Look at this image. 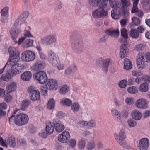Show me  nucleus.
I'll return each mask as SVG.
<instances>
[{"label": "nucleus", "instance_id": "55", "mask_svg": "<svg viewBox=\"0 0 150 150\" xmlns=\"http://www.w3.org/2000/svg\"><path fill=\"white\" fill-rule=\"evenodd\" d=\"M29 14V13L28 12H24L21 14L19 17H20V18H21V19L25 21L26 19L28 16Z\"/></svg>", "mask_w": 150, "mask_h": 150}, {"label": "nucleus", "instance_id": "44", "mask_svg": "<svg viewBox=\"0 0 150 150\" xmlns=\"http://www.w3.org/2000/svg\"><path fill=\"white\" fill-rule=\"evenodd\" d=\"M24 21L20 17H18L14 23V27L16 28L19 25H21Z\"/></svg>", "mask_w": 150, "mask_h": 150}, {"label": "nucleus", "instance_id": "26", "mask_svg": "<svg viewBox=\"0 0 150 150\" xmlns=\"http://www.w3.org/2000/svg\"><path fill=\"white\" fill-rule=\"evenodd\" d=\"M89 4L93 7L98 6L105 2L103 0H88Z\"/></svg>", "mask_w": 150, "mask_h": 150}, {"label": "nucleus", "instance_id": "6", "mask_svg": "<svg viewBox=\"0 0 150 150\" xmlns=\"http://www.w3.org/2000/svg\"><path fill=\"white\" fill-rule=\"evenodd\" d=\"M13 120L16 125L22 126L28 123L29 118L26 114L21 113L18 114Z\"/></svg>", "mask_w": 150, "mask_h": 150}, {"label": "nucleus", "instance_id": "11", "mask_svg": "<svg viewBox=\"0 0 150 150\" xmlns=\"http://www.w3.org/2000/svg\"><path fill=\"white\" fill-rule=\"evenodd\" d=\"M149 143L148 139L146 138L141 139L137 145L139 150H147L148 148Z\"/></svg>", "mask_w": 150, "mask_h": 150}, {"label": "nucleus", "instance_id": "33", "mask_svg": "<svg viewBox=\"0 0 150 150\" xmlns=\"http://www.w3.org/2000/svg\"><path fill=\"white\" fill-rule=\"evenodd\" d=\"M148 89V85L146 82L143 83L140 86L139 90L142 92H146Z\"/></svg>", "mask_w": 150, "mask_h": 150}, {"label": "nucleus", "instance_id": "37", "mask_svg": "<svg viewBox=\"0 0 150 150\" xmlns=\"http://www.w3.org/2000/svg\"><path fill=\"white\" fill-rule=\"evenodd\" d=\"M14 76V75L12 74L9 72H7L5 76L2 75L0 78L1 80L8 81L11 79L12 77Z\"/></svg>", "mask_w": 150, "mask_h": 150}, {"label": "nucleus", "instance_id": "8", "mask_svg": "<svg viewBox=\"0 0 150 150\" xmlns=\"http://www.w3.org/2000/svg\"><path fill=\"white\" fill-rule=\"evenodd\" d=\"M8 52L10 55V61L17 62L20 59L19 53L15 48L10 47L9 48Z\"/></svg>", "mask_w": 150, "mask_h": 150}, {"label": "nucleus", "instance_id": "31", "mask_svg": "<svg viewBox=\"0 0 150 150\" xmlns=\"http://www.w3.org/2000/svg\"><path fill=\"white\" fill-rule=\"evenodd\" d=\"M132 67L131 61L129 59L126 58L124 62V67L126 70H130Z\"/></svg>", "mask_w": 150, "mask_h": 150}, {"label": "nucleus", "instance_id": "62", "mask_svg": "<svg viewBox=\"0 0 150 150\" xmlns=\"http://www.w3.org/2000/svg\"><path fill=\"white\" fill-rule=\"evenodd\" d=\"M108 37L107 35H105L99 39V42L101 43L105 42H106Z\"/></svg>", "mask_w": 150, "mask_h": 150}, {"label": "nucleus", "instance_id": "20", "mask_svg": "<svg viewBox=\"0 0 150 150\" xmlns=\"http://www.w3.org/2000/svg\"><path fill=\"white\" fill-rule=\"evenodd\" d=\"M20 31L19 29H16V28H13L12 30H11L10 34L11 38L16 43L17 42L16 39L17 38L18 35Z\"/></svg>", "mask_w": 150, "mask_h": 150}, {"label": "nucleus", "instance_id": "57", "mask_svg": "<svg viewBox=\"0 0 150 150\" xmlns=\"http://www.w3.org/2000/svg\"><path fill=\"white\" fill-rule=\"evenodd\" d=\"M87 121H79L78 122V124L80 127H86L87 128Z\"/></svg>", "mask_w": 150, "mask_h": 150}, {"label": "nucleus", "instance_id": "39", "mask_svg": "<svg viewBox=\"0 0 150 150\" xmlns=\"http://www.w3.org/2000/svg\"><path fill=\"white\" fill-rule=\"evenodd\" d=\"M71 109L73 112L78 111L80 108V106L78 103L74 102L71 105Z\"/></svg>", "mask_w": 150, "mask_h": 150}, {"label": "nucleus", "instance_id": "50", "mask_svg": "<svg viewBox=\"0 0 150 150\" xmlns=\"http://www.w3.org/2000/svg\"><path fill=\"white\" fill-rule=\"evenodd\" d=\"M13 64L16 66V68L17 69V71H18L19 74L20 73H21L23 69H24L23 66V65L21 64H18V65H17V63L15 64V63H13Z\"/></svg>", "mask_w": 150, "mask_h": 150}, {"label": "nucleus", "instance_id": "51", "mask_svg": "<svg viewBox=\"0 0 150 150\" xmlns=\"http://www.w3.org/2000/svg\"><path fill=\"white\" fill-rule=\"evenodd\" d=\"M142 72L139 70H134L132 72V75L136 77L142 76Z\"/></svg>", "mask_w": 150, "mask_h": 150}, {"label": "nucleus", "instance_id": "58", "mask_svg": "<svg viewBox=\"0 0 150 150\" xmlns=\"http://www.w3.org/2000/svg\"><path fill=\"white\" fill-rule=\"evenodd\" d=\"M133 99L131 97H127L125 99V102L128 105H131L133 103Z\"/></svg>", "mask_w": 150, "mask_h": 150}, {"label": "nucleus", "instance_id": "4", "mask_svg": "<svg viewBox=\"0 0 150 150\" xmlns=\"http://www.w3.org/2000/svg\"><path fill=\"white\" fill-rule=\"evenodd\" d=\"M57 40V36L55 34H50L44 36L41 39L42 43L46 46H50L55 43Z\"/></svg>", "mask_w": 150, "mask_h": 150}, {"label": "nucleus", "instance_id": "36", "mask_svg": "<svg viewBox=\"0 0 150 150\" xmlns=\"http://www.w3.org/2000/svg\"><path fill=\"white\" fill-rule=\"evenodd\" d=\"M69 90V88L68 86L63 85L61 87L59 92L61 94L64 95L68 92Z\"/></svg>", "mask_w": 150, "mask_h": 150}, {"label": "nucleus", "instance_id": "35", "mask_svg": "<svg viewBox=\"0 0 150 150\" xmlns=\"http://www.w3.org/2000/svg\"><path fill=\"white\" fill-rule=\"evenodd\" d=\"M129 35L133 38L137 39L139 36V33L136 29H132L129 31Z\"/></svg>", "mask_w": 150, "mask_h": 150}, {"label": "nucleus", "instance_id": "53", "mask_svg": "<svg viewBox=\"0 0 150 150\" xmlns=\"http://www.w3.org/2000/svg\"><path fill=\"white\" fill-rule=\"evenodd\" d=\"M56 57V54L52 50H50L48 52V60L50 59Z\"/></svg>", "mask_w": 150, "mask_h": 150}, {"label": "nucleus", "instance_id": "43", "mask_svg": "<svg viewBox=\"0 0 150 150\" xmlns=\"http://www.w3.org/2000/svg\"><path fill=\"white\" fill-rule=\"evenodd\" d=\"M128 92L132 94H135L138 92V91L135 86L129 87L127 89Z\"/></svg>", "mask_w": 150, "mask_h": 150}, {"label": "nucleus", "instance_id": "7", "mask_svg": "<svg viewBox=\"0 0 150 150\" xmlns=\"http://www.w3.org/2000/svg\"><path fill=\"white\" fill-rule=\"evenodd\" d=\"M28 91L29 93L30 99L34 101L38 100L40 98V94L39 91L37 90L34 86H29Z\"/></svg>", "mask_w": 150, "mask_h": 150}, {"label": "nucleus", "instance_id": "25", "mask_svg": "<svg viewBox=\"0 0 150 150\" xmlns=\"http://www.w3.org/2000/svg\"><path fill=\"white\" fill-rule=\"evenodd\" d=\"M111 112L117 121L121 123L122 122L121 117L118 111L115 109H112L111 110Z\"/></svg>", "mask_w": 150, "mask_h": 150}, {"label": "nucleus", "instance_id": "12", "mask_svg": "<svg viewBox=\"0 0 150 150\" xmlns=\"http://www.w3.org/2000/svg\"><path fill=\"white\" fill-rule=\"evenodd\" d=\"M123 10H121L120 8H114L111 11L112 17L114 19H117L119 18L120 17L121 14H125Z\"/></svg>", "mask_w": 150, "mask_h": 150}, {"label": "nucleus", "instance_id": "9", "mask_svg": "<svg viewBox=\"0 0 150 150\" xmlns=\"http://www.w3.org/2000/svg\"><path fill=\"white\" fill-rule=\"evenodd\" d=\"M22 59L25 62L32 61L35 58V53L29 50L25 51L22 53Z\"/></svg>", "mask_w": 150, "mask_h": 150}, {"label": "nucleus", "instance_id": "5", "mask_svg": "<svg viewBox=\"0 0 150 150\" xmlns=\"http://www.w3.org/2000/svg\"><path fill=\"white\" fill-rule=\"evenodd\" d=\"M33 78L35 81L42 84L46 83L48 80L47 74L44 71H42L34 73L33 75Z\"/></svg>", "mask_w": 150, "mask_h": 150}, {"label": "nucleus", "instance_id": "15", "mask_svg": "<svg viewBox=\"0 0 150 150\" xmlns=\"http://www.w3.org/2000/svg\"><path fill=\"white\" fill-rule=\"evenodd\" d=\"M46 84L48 89L49 90H56L57 88V81L54 79H50L47 80Z\"/></svg>", "mask_w": 150, "mask_h": 150}, {"label": "nucleus", "instance_id": "49", "mask_svg": "<svg viewBox=\"0 0 150 150\" xmlns=\"http://www.w3.org/2000/svg\"><path fill=\"white\" fill-rule=\"evenodd\" d=\"M121 35L123 38L125 39H127L128 38V36L127 33V31L125 28H123L121 29Z\"/></svg>", "mask_w": 150, "mask_h": 150}, {"label": "nucleus", "instance_id": "27", "mask_svg": "<svg viewBox=\"0 0 150 150\" xmlns=\"http://www.w3.org/2000/svg\"><path fill=\"white\" fill-rule=\"evenodd\" d=\"M54 124L53 122H51L48 125H47L46 131L48 134H52L54 131Z\"/></svg>", "mask_w": 150, "mask_h": 150}, {"label": "nucleus", "instance_id": "17", "mask_svg": "<svg viewBox=\"0 0 150 150\" xmlns=\"http://www.w3.org/2000/svg\"><path fill=\"white\" fill-rule=\"evenodd\" d=\"M136 105L138 108L142 109H146L148 106L146 100L143 98L138 100L136 101Z\"/></svg>", "mask_w": 150, "mask_h": 150}, {"label": "nucleus", "instance_id": "18", "mask_svg": "<svg viewBox=\"0 0 150 150\" xmlns=\"http://www.w3.org/2000/svg\"><path fill=\"white\" fill-rule=\"evenodd\" d=\"M129 50L126 45L123 44L120 46V56L121 58H124L127 57Z\"/></svg>", "mask_w": 150, "mask_h": 150}, {"label": "nucleus", "instance_id": "24", "mask_svg": "<svg viewBox=\"0 0 150 150\" xmlns=\"http://www.w3.org/2000/svg\"><path fill=\"white\" fill-rule=\"evenodd\" d=\"M131 115L132 118L137 120H140L142 117V114L141 112L139 110H136L132 111Z\"/></svg>", "mask_w": 150, "mask_h": 150}, {"label": "nucleus", "instance_id": "21", "mask_svg": "<svg viewBox=\"0 0 150 150\" xmlns=\"http://www.w3.org/2000/svg\"><path fill=\"white\" fill-rule=\"evenodd\" d=\"M17 84L16 82H12L10 83L8 85L6 90L7 93H9L15 91L16 88Z\"/></svg>", "mask_w": 150, "mask_h": 150}, {"label": "nucleus", "instance_id": "46", "mask_svg": "<svg viewBox=\"0 0 150 150\" xmlns=\"http://www.w3.org/2000/svg\"><path fill=\"white\" fill-rule=\"evenodd\" d=\"M122 6L120 8L121 10H123L124 12L125 13L126 12V11L125 10V8L126 7H127L130 6V3L128 1V0L123 2L122 3Z\"/></svg>", "mask_w": 150, "mask_h": 150}, {"label": "nucleus", "instance_id": "38", "mask_svg": "<svg viewBox=\"0 0 150 150\" xmlns=\"http://www.w3.org/2000/svg\"><path fill=\"white\" fill-rule=\"evenodd\" d=\"M87 128L91 129L92 128H95L96 127V122L95 120H91L88 121H87Z\"/></svg>", "mask_w": 150, "mask_h": 150}, {"label": "nucleus", "instance_id": "28", "mask_svg": "<svg viewBox=\"0 0 150 150\" xmlns=\"http://www.w3.org/2000/svg\"><path fill=\"white\" fill-rule=\"evenodd\" d=\"M33 45V40L30 39H26L23 44V46L25 48L32 47Z\"/></svg>", "mask_w": 150, "mask_h": 150}, {"label": "nucleus", "instance_id": "13", "mask_svg": "<svg viewBox=\"0 0 150 150\" xmlns=\"http://www.w3.org/2000/svg\"><path fill=\"white\" fill-rule=\"evenodd\" d=\"M106 4L105 3H103L102 4L98 6V8L97 9L98 12V14L100 18L104 17L108 15L107 12L105 10Z\"/></svg>", "mask_w": 150, "mask_h": 150}, {"label": "nucleus", "instance_id": "14", "mask_svg": "<svg viewBox=\"0 0 150 150\" xmlns=\"http://www.w3.org/2000/svg\"><path fill=\"white\" fill-rule=\"evenodd\" d=\"M70 134L67 131H64L58 137V140L62 143L67 142L69 140Z\"/></svg>", "mask_w": 150, "mask_h": 150}, {"label": "nucleus", "instance_id": "34", "mask_svg": "<svg viewBox=\"0 0 150 150\" xmlns=\"http://www.w3.org/2000/svg\"><path fill=\"white\" fill-rule=\"evenodd\" d=\"M31 103V101L29 99H27L23 100L21 103V109L24 110Z\"/></svg>", "mask_w": 150, "mask_h": 150}, {"label": "nucleus", "instance_id": "61", "mask_svg": "<svg viewBox=\"0 0 150 150\" xmlns=\"http://www.w3.org/2000/svg\"><path fill=\"white\" fill-rule=\"evenodd\" d=\"M138 4L137 3L135 4H133V6L132 9L131 10V13H135L139 9H138L137 6Z\"/></svg>", "mask_w": 150, "mask_h": 150}, {"label": "nucleus", "instance_id": "16", "mask_svg": "<svg viewBox=\"0 0 150 150\" xmlns=\"http://www.w3.org/2000/svg\"><path fill=\"white\" fill-rule=\"evenodd\" d=\"M53 121L54 124V128L57 132H61L64 129V126L62 124L59 120L54 119Z\"/></svg>", "mask_w": 150, "mask_h": 150}, {"label": "nucleus", "instance_id": "45", "mask_svg": "<svg viewBox=\"0 0 150 150\" xmlns=\"http://www.w3.org/2000/svg\"><path fill=\"white\" fill-rule=\"evenodd\" d=\"M110 4L111 7L114 8H120V4L115 1H110Z\"/></svg>", "mask_w": 150, "mask_h": 150}, {"label": "nucleus", "instance_id": "52", "mask_svg": "<svg viewBox=\"0 0 150 150\" xmlns=\"http://www.w3.org/2000/svg\"><path fill=\"white\" fill-rule=\"evenodd\" d=\"M127 84V81L126 80H122L119 83V86L122 88H125Z\"/></svg>", "mask_w": 150, "mask_h": 150}, {"label": "nucleus", "instance_id": "10", "mask_svg": "<svg viewBox=\"0 0 150 150\" xmlns=\"http://www.w3.org/2000/svg\"><path fill=\"white\" fill-rule=\"evenodd\" d=\"M46 64L45 62L40 59L35 60L33 65L31 67L32 70L36 71L43 69L46 66Z\"/></svg>", "mask_w": 150, "mask_h": 150}, {"label": "nucleus", "instance_id": "19", "mask_svg": "<svg viewBox=\"0 0 150 150\" xmlns=\"http://www.w3.org/2000/svg\"><path fill=\"white\" fill-rule=\"evenodd\" d=\"M32 76V74L30 71H25L21 75V77L22 80L26 81H30Z\"/></svg>", "mask_w": 150, "mask_h": 150}, {"label": "nucleus", "instance_id": "30", "mask_svg": "<svg viewBox=\"0 0 150 150\" xmlns=\"http://www.w3.org/2000/svg\"><path fill=\"white\" fill-rule=\"evenodd\" d=\"M7 143L12 147H14L16 145L15 139L13 136H10L6 139Z\"/></svg>", "mask_w": 150, "mask_h": 150}, {"label": "nucleus", "instance_id": "41", "mask_svg": "<svg viewBox=\"0 0 150 150\" xmlns=\"http://www.w3.org/2000/svg\"><path fill=\"white\" fill-rule=\"evenodd\" d=\"M140 20L137 18L133 17L132 19L131 25L132 26H138L140 24Z\"/></svg>", "mask_w": 150, "mask_h": 150}, {"label": "nucleus", "instance_id": "54", "mask_svg": "<svg viewBox=\"0 0 150 150\" xmlns=\"http://www.w3.org/2000/svg\"><path fill=\"white\" fill-rule=\"evenodd\" d=\"M98 13V11L97 9L92 11V15L93 18L95 19H98L100 18Z\"/></svg>", "mask_w": 150, "mask_h": 150}, {"label": "nucleus", "instance_id": "23", "mask_svg": "<svg viewBox=\"0 0 150 150\" xmlns=\"http://www.w3.org/2000/svg\"><path fill=\"white\" fill-rule=\"evenodd\" d=\"M107 35L115 37H118L119 35L118 30H112L110 29H107L105 31Z\"/></svg>", "mask_w": 150, "mask_h": 150}, {"label": "nucleus", "instance_id": "59", "mask_svg": "<svg viewBox=\"0 0 150 150\" xmlns=\"http://www.w3.org/2000/svg\"><path fill=\"white\" fill-rule=\"evenodd\" d=\"M85 146V143L84 141L81 140L79 143V147L81 149H82Z\"/></svg>", "mask_w": 150, "mask_h": 150}, {"label": "nucleus", "instance_id": "48", "mask_svg": "<svg viewBox=\"0 0 150 150\" xmlns=\"http://www.w3.org/2000/svg\"><path fill=\"white\" fill-rule=\"evenodd\" d=\"M145 47L144 45L143 44H139L136 46L134 50L137 51H139L144 50Z\"/></svg>", "mask_w": 150, "mask_h": 150}, {"label": "nucleus", "instance_id": "63", "mask_svg": "<svg viewBox=\"0 0 150 150\" xmlns=\"http://www.w3.org/2000/svg\"><path fill=\"white\" fill-rule=\"evenodd\" d=\"M95 146V144L93 142H89L87 145V149L88 150H92Z\"/></svg>", "mask_w": 150, "mask_h": 150}, {"label": "nucleus", "instance_id": "3", "mask_svg": "<svg viewBox=\"0 0 150 150\" xmlns=\"http://www.w3.org/2000/svg\"><path fill=\"white\" fill-rule=\"evenodd\" d=\"M148 60L150 62V52L146 54L145 57L141 55L139 56V58L137 59V67L140 69L144 68L147 66Z\"/></svg>", "mask_w": 150, "mask_h": 150}, {"label": "nucleus", "instance_id": "1", "mask_svg": "<svg viewBox=\"0 0 150 150\" xmlns=\"http://www.w3.org/2000/svg\"><path fill=\"white\" fill-rule=\"evenodd\" d=\"M70 40L74 52L79 54L83 52L84 45L83 40L79 34L76 32H72L71 34Z\"/></svg>", "mask_w": 150, "mask_h": 150}, {"label": "nucleus", "instance_id": "56", "mask_svg": "<svg viewBox=\"0 0 150 150\" xmlns=\"http://www.w3.org/2000/svg\"><path fill=\"white\" fill-rule=\"evenodd\" d=\"M57 59V57H56L49 60L53 66H56L58 64V61Z\"/></svg>", "mask_w": 150, "mask_h": 150}, {"label": "nucleus", "instance_id": "42", "mask_svg": "<svg viewBox=\"0 0 150 150\" xmlns=\"http://www.w3.org/2000/svg\"><path fill=\"white\" fill-rule=\"evenodd\" d=\"M75 72L72 67H69L65 69V74L66 76H69L72 74L74 73Z\"/></svg>", "mask_w": 150, "mask_h": 150}, {"label": "nucleus", "instance_id": "2", "mask_svg": "<svg viewBox=\"0 0 150 150\" xmlns=\"http://www.w3.org/2000/svg\"><path fill=\"white\" fill-rule=\"evenodd\" d=\"M114 136L116 141L120 145L124 148L127 149L128 148V145L124 140L126 137L124 129H121L119 134L115 133Z\"/></svg>", "mask_w": 150, "mask_h": 150}, {"label": "nucleus", "instance_id": "64", "mask_svg": "<svg viewBox=\"0 0 150 150\" xmlns=\"http://www.w3.org/2000/svg\"><path fill=\"white\" fill-rule=\"evenodd\" d=\"M4 100L7 102H9L11 101L12 99L11 96L9 94H7L4 96Z\"/></svg>", "mask_w": 150, "mask_h": 150}, {"label": "nucleus", "instance_id": "47", "mask_svg": "<svg viewBox=\"0 0 150 150\" xmlns=\"http://www.w3.org/2000/svg\"><path fill=\"white\" fill-rule=\"evenodd\" d=\"M9 8L8 7H5L1 9L0 13L1 16H6L8 14Z\"/></svg>", "mask_w": 150, "mask_h": 150}, {"label": "nucleus", "instance_id": "60", "mask_svg": "<svg viewBox=\"0 0 150 150\" xmlns=\"http://www.w3.org/2000/svg\"><path fill=\"white\" fill-rule=\"evenodd\" d=\"M48 88L47 86H42L41 88V90L42 94L46 96L47 94Z\"/></svg>", "mask_w": 150, "mask_h": 150}, {"label": "nucleus", "instance_id": "29", "mask_svg": "<svg viewBox=\"0 0 150 150\" xmlns=\"http://www.w3.org/2000/svg\"><path fill=\"white\" fill-rule=\"evenodd\" d=\"M60 103L63 105L69 107L72 105V102L70 99L67 98H63L60 101Z\"/></svg>", "mask_w": 150, "mask_h": 150}, {"label": "nucleus", "instance_id": "32", "mask_svg": "<svg viewBox=\"0 0 150 150\" xmlns=\"http://www.w3.org/2000/svg\"><path fill=\"white\" fill-rule=\"evenodd\" d=\"M110 62V60L108 59H107L103 61V70L105 73L108 71V67Z\"/></svg>", "mask_w": 150, "mask_h": 150}, {"label": "nucleus", "instance_id": "40", "mask_svg": "<svg viewBox=\"0 0 150 150\" xmlns=\"http://www.w3.org/2000/svg\"><path fill=\"white\" fill-rule=\"evenodd\" d=\"M55 101L53 98L50 99L48 102L47 108L50 110L52 109L55 106Z\"/></svg>", "mask_w": 150, "mask_h": 150}, {"label": "nucleus", "instance_id": "22", "mask_svg": "<svg viewBox=\"0 0 150 150\" xmlns=\"http://www.w3.org/2000/svg\"><path fill=\"white\" fill-rule=\"evenodd\" d=\"M9 64H8V66L9 67H11V73L12 74L14 75H16L17 74H19L18 71L17 70V69L16 68V66H15L13 64V63L16 64L17 62H12V61H9L8 62Z\"/></svg>", "mask_w": 150, "mask_h": 150}]
</instances>
